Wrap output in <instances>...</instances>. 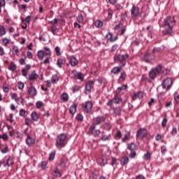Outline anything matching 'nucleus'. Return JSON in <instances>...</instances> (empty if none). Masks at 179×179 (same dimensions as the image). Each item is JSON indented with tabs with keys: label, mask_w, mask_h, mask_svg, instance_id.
Instances as JSON below:
<instances>
[{
	"label": "nucleus",
	"mask_w": 179,
	"mask_h": 179,
	"mask_svg": "<svg viewBox=\"0 0 179 179\" xmlns=\"http://www.w3.org/2000/svg\"><path fill=\"white\" fill-rule=\"evenodd\" d=\"M128 58H129V55H128V53L124 55L116 53L113 57V61L115 62H118L121 68H124V66L127 65V59H128Z\"/></svg>",
	"instance_id": "1"
},
{
	"label": "nucleus",
	"mask_w": 179,
	"mask_h": 179,
	"mask_svg": "<svg viewBox=\"0 0 179 179\" xmlns=\"http://www.w3.org/2000/svg\"><path fill=\"white\" fill-rule=\"evenodd\" d=\"M66 145V135L65 134H62L57 136L56 139V147L59 148H65Z\"/></svg>",
	"instance_id": "2"
},
{
	"label": "nucleus",
	"mask_w": 179,
	"mask_h": 179,
	"mask_svg": "<svg viewBox=\"0 0 179 179\" xmlns=\"http://www.w3.org/2000/svg\"><path fill=\"white\" fill-rule=\"evenodd\" d=\"M106 121V117L104 116H98L95 118L94 123L90 127L89 135L93 134V131L96 129V125H100L101 122H104Z\"/></svg>",
	"instance_id": "3"
},
{
	"label": "nucleus",
	"mask_w": 179,
	"mask_h": 179,
	"mask_svg": "<svg viewBox=\"0 0 179 179\" xmlns=\"http://www.w3.org/2000/svg\"><path fill=\"white\" fill-rule=\"evenodd\" d=\"M173 85H174V81L171 78H166L162 80L161 86L162 89H165L166 92H169L171 87H173Z\"/></svg>",
	"instance_id": "4"
},
{
	"label": "nucleus",
	"mask_w": 179,
	"mask_h": 179,
	"mask_svg": "<svg viewBox=\"0 0 179 179\" xmlns=\"http://www.w3.org/2000/svg\"><path fill=\"white\" fill-rule=\"evenodd\" d=\"M136 148L137 145L134 143H131L127 145L128 150L131 151V153L129 155L130 159H135V157H136Z\"/></svg>",
	"instance_id": "5"
},
{
	"label": "nucleus",
	"mask_w": 179,
	"mask_h": 179,
	"mask_svg": "<svg viewBox=\"0 0 179 179\" xmlns=\"http://www.w3.org/2000/svg\"><path fill=\"white\" fill-rule=\"evenodd\" d=\"M176 19H174V17H167L166 18H164V24L166 25V26H171V27H174V26L176 25Z\"/></svg>",
	"instance_id": "6"
},
{
	"label": "nucleus",
	"mask_w": 179,
	"mask_h": 179,
	"mask_svg": "<svg viewBox=\"0 0 179 179\" xmlns=\"http://www.w3.org/2000/svg\"><path fill=\"white\" fill-rule=\"evenodd\" d=\"M82 106L84 108V113H90L93 108V102H92V101H87Z\"/></svg>",
	"instance_id": "7"
},
{
	"label": "nucleus",
	"mask_w": 179,
	"mask_h": 179,
	"mask_svg": "<svg viewBox=\"0 0 179 179\" xmlns=\"http://www.w3.org/2000/svg\"><path fill=\"white\" fill-rule=\"evenodd\" d=\"M138 15H139V7L134 5L131 9V19H134V20H136V17H138Z\"/></svg>",
	"instance_id": "8"
},
{
	"label": "nucleus",
	"mask_w": 179,
	"mask_h": 179,
	"mask_svg": "<svg viewBox=\"0 0 179 179\" xmlns=\"http://www.w3.org/2000/svg\"><path fill=\"white\" fill-rule=\"evenodd\" d=\"M136 136L138 139H143L145 136H148V130L146 129H140L136 132Z\"/></svg>",
	"instance_id": "9"
},
{
	"label": "nucleus",
	"mask_w": 179,
	"mask_h": 179,
	"mask_svg": "<svg viewBox=\"0 0 179 179\" xmlns=\"http://www.w3.org/2000/svg\"><path fill=\"white\" fill-rule=\"evenodd\" d=\"M162 27L164 28L162 31L163 36H167V34H171L173 33V27L163 24Z\"/></svg>",
	"instance_id": "10"
},
{
	"label": "nucleus",
	"mask_w": 179,
	"mask_h": 179,
	"mask_svg": "<svg viewBox=\"0 0 179 179\" xmlns=\"http://www.w3.org/2000/svg\"><path fill=\"white\" fill-rule=\"evenodd\" d=\"M37 79H38V75L36 71H33L30 74L28 75V80L30 82H34V80H37Z\"/></svg>",
	"instance_id": "11"
},
{
	"label": "nucleus",
	"mask_w": 179,
	"mask_h": 179,
	"mask_svg": "<svg viewBox=\"0 0 179 179\" xmlns=\"http://www.w3.org/2000/svg\"><path fill=\"white\" fill-rule=\"evenodd\" d=\"M94 80H89L86 84H85V90L87 92H92V90L93 87H94Z\"/></svg>",
	"instance_id": "12"
},
{
	"label": "nucleus",
	"mask_w": 179,
	"mask_h": 179,
	"mask_svg": "<svg viewBox=\"0 0 179 179\" xmlns=\"http://www.w3.org/2000/svg\"><path fill=\"white\" fill-rule=\"evenodd\" d=\"M27 94H29V96L34 97L37 95V90H36V87H34V86H31L30 87L27 88Z\"/></svg>",
	"instance_id": "13"
},
{
	"label": "nucleus",
	"mask_w": 179,
	"mask_h": 179,
	"mask_svg": "<svg viewBox=\"0 0 179 179\" xmlns=\"http://www.w3.org/2000/svg\"><path fill=\"white\" fill-rule=\"evenodd\" d=\"M25 143L28 146H33V145L36 143V139H34L33 137L30 136L29 135H27V137L25 140Z\"/></svg>",
	"instance_id": "14"
},
{
	"label": "nucleus",
	"mask_w": 179,
	"mask_h": 179,
	"mask_svg": "<svg viewBox=\"0 0 179 179\" xmlns=\"http://www.w3.org/2000/svg\"><path fill=\"white\" fill-rule=\"evenodd\" d=\"M106 38H107L108 41H110V43H113V41H116L118 39V36H113V33L108 32L106 35Z\"/></svg>",
	"instance_id": "15"
},
{
	"label": "nucleus",
	"mask_w": 179,
	"mask_h": 179,
	"mask_svg": "<svg viewBox=\"0 0 179 179\" xmlns=\"http://www.w3.org/2000/svg\"><path fill=\"white\" fill-rule=\"evenodd\" d=\"M69 62L71 65V66H76L78 64H79V62L78 61V59L75 57V56H71L69 59Z\"/></svg>",
	"instance_id": "16"
},
{
	"label": "nucleus",
	"mask_w": 179,
	"mask_h": 179,
	"mask_svg": "<svg viewBox=\"0 0 179 179\" xmlns=\"http://www.w3.org/2000/svg\"><path fill=\"white\" fill-rule=\"evenodd\" d=\"M129 163V157L128 156L124 155L120 159L121 166H127Z\"/></svg>",
	"instance_id": "17"
},
{
	"label": "nucleus",
	"mask_w": 179,
	"mask_h": 179,
	"mask_svg": "<svg viewBox=\"0 0 179 179\" xmlns=\"http://www.w3.org/2000/svg\"><path fill=\"white\" fill-rule=\"evenodd\" d=\"M148 76H149V78H150V80H155V79H156V78H157V74L155 71V70L151 69L149 73H148Z\"/></svg>",
	"instance_id": "18"
},
{
	"label": "nucleus",
	"mask_w": 179,
	"mask_h": 179,
	"mask_svg": "<svg viewBox=\"0 0 179 179\" xmlns=\"http://www.w3.org/2000/svg\"><path fill=\"white\" fill-rule=\"evenodd\" d=\"M112 100H113L114 104H120L121 101H122V99H121V96L116 93L115 94V96Z\"/></svg>",
	"instance_id": "19"
},
{
	"label": "nucleus",
	"mask_w": 179,
	"mask_h": 179,
	"mask_svg": "<svg viewBox=\"0 0 179 179\" xmlns=\"http://www.w3.org/2000/svg\"><path fill=\"white\" fill-rule=\"evenodd\" d=\"M21 22L24 23V24H30V20H31V16L27 15L25 19L23 17H21Z\"/></svg>",
	"instance_id": "20"
},
{
	"label": "nucleus",
	"mask_w": 179,
	"mask_h": 179,
	"mask_svg": "<svg viewBox=\"0 0 179 179\" xmlns=\"http://www.w3.org/2000/svg\"><path fill=\"white\" fill-rule=\"evenodd\" d=\"M162 69H163V66L162 64H159L155 68H152V70L156 72L157 75H160V73H162Z\"/></svg>",
	"instance_id": "21"
},
{
	"label": "nucleus",
	"mask_w": 179,
	"mask_h": 179,
	"mask_svg": "<svg viewBox=\"0 0 179 179\" xmlns=\"http://www.w3.org/2000/svg\"><path fill=\"white\" fill-rule=\"evenodd\" d=\"M65 62H66L65 59L59 58L57 60L56 65L57 66H58V68H62V65L65 64Z\"/></svg>",
	"instance_id": "22"
},
{
	"label": "nucleus",
	"mask_w": 179,
	"mask_h": 179,
	"mask_svg": "<svg viewBox=\"0 0 179 179\" xmlns=\"http://www.w3.org/2000/svg\"><path fill=\"white\" fill-rule=\"evenodd\" d=\"M78 107V105L76 103H73L72 106L69 108V113L73 115L75 113H76V108Z\"/></svg>",
	"instance_id": "23"
},
{
	"label": "nucleus",
	"mask_w": 179,
	"mask_h": 179,
	"mask_svg": "<svg viewBox=\"0 0 179 179\" xmlns=\"http://www.w3.org/2000/svg\"><path fill=\"white\" fill-rule=\"evenodd\" d=\"M127 89H128V85H123L121 87H119L116 90V94H120L121 93V92H122V90H127Z\"/></svg>",
	"instance_id": "24"
},
{
	"label": "nucleus",
	"mask_w": 179,
	"mask_h": 179,
	"mask_svg": "<svg viewBox=\"0 0 179 179\" xmlns=\"http://www.w3.org/2000/svg\"><path fill=\"white\" fill-rule=\"evenodd\" d=\"M12 100H15L17 104H19V101H20V99L17 96V94L16 93H10Z\"/></svg>",
	"instance_id": "25"
},
{
	"label": "nucleus",
	"mask_w": 179,
	"mask_h": 179,
	"mask_svg": "<svg viewBox=\"0 0 179 179\" xmlns=\"http://www.w3.org/2000/svg\"><path fill=\"white\" fill-rule=\"evenodd\" d=\"M129 139H131V132L129 131L124 134V137L122 138V142L125 143V142L129 141Z\"/></svg>",
	"instance_id": "26"
},
{
	"label": "nucleus",
	"mask_w": 179,
	"mask_h": 179,
	"mask_svg": "<svg viewBox=\"0 0 179 179\" xmlns=\"http://www.w3.org/2000/svg\"><path fill=\"white\" fill-rule=\"evenodd\" d=\"M111 73H113L114 75H118L120 72H121V66H115L110 71Z\"/></svg>",
	"instance_id": "27"
},
{
	"label": "nucleus",
	"mask_w": 179,
	"mask_h": 179,
	"mask_svg": "<svg viewBox=\"0 0 179 179\" xmlns=\"http://www.w3.org/2000/svg\"><path fill=\"white\" fill-rule=\"evenodd\" d=\"M49 31H51V33H52V34H54L55 36V35H57V33H58V31H59V29L57 27L52 25L50 27Z\"/></svg>",
	"instance_id": "28"
},
{
	"label": "nucleus",
	"mask_w": 179,
	"mask_h": 179,
	"mask_svg": "<svg viewBox=\"0 0 179 179\" xmlns=\"http://www.w3.org/2000/svg\"><path fill=\"white\" fill-rule=\"evenodd\" d=\"M17 66L16 64H15V63L13 62H10V65L8 66V70L11 71L12 72H15V71H16L17 69Z\"/></svg>",
	"instance_id": "29"
},
{
	"label": "nucleus",
	"mask_w": 179,
	"mask_h": 179,
	"mask_svg": "<svg viewBox=\"0 0 179 179\" xmlns=\"http://www.w3.org/2000/svg\"><path fill=\"white\" fill-rule=\"evenodd\" d=\"M45 57H51V49L47 47L43 48Z\"/></svg>",
	"instance_id": "30"
},
{
	"label": "nucleus",
	"mask_w": 179,
	"mask_h": 179,
	"mask_svg": "<svg viewBox=\"0 0 179 179\" xmlns=\"http://www.w3.org/2000/svg\"><path fill=\"white\" fill-rule=\"evenodd\" d=\"M13 164V160L12 159V157H8L6 164L4 162V167H6L8 166V167H10Z\"/></svg>",
	"instance_id": "31"
},
{
	"label": "nucleus",
	"mask_w": 179,
	"mask_h": 179,
	"mask_svg": "<svg viewBox=\"0 0 179 179\" xmlns=\"http://www.w3.org/2000/svg\"><path fill=\"white\" fill-rule=\"evenodd\" d=\"M45 56V55L44 53V50H38V51L37 57H38V59L43 60V59L44 58Z\"/></svg>",
	"instance_id": "32"
},
{
	"label": "nucleus",
	"mask_w": 179,
	"mask_h": 179,
	"mask_svg": "<svg viewBox=\"0 0 179 179\" xmlns=\"http://www.w3.org/2000/svg\"><path fill=\"white\" fill-rule=\"evenodd\" d=\"M99 163L101 167H104L106 164H107V159L105 157H102L99 159Z\"/></svg>",
	"instance_id": "33"
},
{
	"label": "nucleus",
	"mask_w": 179,
	"mask_h": 179,
	"mask_svg": "<svg viewBox=\"0 0 179 179\" xmlns=\"http://www.w3.org/2000/svg\"><path fill=\"white\" fill-rule=\"evenodd\" d=\"M61 97V100H62L63 101H68V100H69V96H68V94L66 93H63L61 94L60 96Z\"/></svg>",
	"instance_id": "34"
},
{
	"label": "nucleus",
	"mask_w": 179,
	"mask_h": 179,
	"mask_svg": "<svg viewBox=\"0 0 179 179\" xmlns=\"http://www.w3.org/2000/svg\"><path fill=\"white\" fill-rule=\"evenodd\" d=\"M31 118L33 121H38V114L36 112H32L31 114Z\"/></svg>",
	"instance_id": "35"
},
{
	"label": "nucleus",
	"mask_w": 179,
	"mask_h": 179,
	"mask_svg": "<svg viewBox=\"0 0 179 179\" xmlns=\"http://www.w3.org/2000/svg\"><path fill=\"white\" fill-rule=\"evenodd\" d=\"M1 41L4 47H8V44L10 43V39H8V38H3Z\"/></svg>",
	"instance_id": "36"
},
{
	"label": "nucleus",
	"mask_w": 179,
	"mask_h": 179,
	"mask_svg": "<svg viewBox=\"0 0 179 179\" xmlns=\"http://www.w3.org/2000/svg\"><path fill=\"white\" fill-rule=\"evenodd\" d=\"M59 81V78L57 74H55L52 76L51 83H57V82Z\"/></svg>",
	"instance_id": "37"
},
{
	"label": "nucleus",
	"mask_w": 179,
	"mask_h": 179,
	"mask_svg": "<svg viewBox=\"0 0 179 179\" xmlns=\"http://www.w3.org/2000/svg\"><path fill=\"white\" fill-rule=\"evenodd\" d=\"M6 127L8 128L10 136H13V134H15V131H13V127L8 124L6 125Z\"/></svg>",
	"instance_id": "38"
},
{
	"label": "nucleus",
	"mask_w": 179,
	"mask_h": 179,
	"mask_svg": "<svg viewBox=\"0 0 179 179\" xmlns=\"http://www.w3.org/2000/svg\"><path fill=\"white\" fill-rule=\"evenodd\" d=\"M6 34V29H5V27L0 26V37H2V36H5Z\"/></svg>",
	"instance_id": "39"
},
{
	"label": "nucleus",
	"mask_w": 179,
	"mask_h": 179,
	"mask_svg": "<svg viewBox=\"0 0 179 179\" xmlns=\"http://www.w3.org/2000/svg\"><path fill=\"white\" fill-rule=\"evenodd\" d=\"M22 57H24V58H20L19 59L20 65H24V64H26V54H24V52L22 53Z\"/></svg>",
	"instance_id": "40"
},
{
	"label": "nucleus",
	"mask_w": 179,
	"mask_h": 179,
	"mask_svg": "<svg viewBox=\"0 0 179 179\" xmlns=\"http://www.w3.org/2000/svg\"><path fill=\"white\" fill-rule=\"evenodd\" d=\"M111 138V135H106V134H103L101 140L103 141V142H106V141H110V138Z\"/></svg>",
	"instance_id": "41"
},
{
	"label": "nucleus",
	"mask_w": 179,
	"mask_h": 179,
	"mask_svg": "<svg viewBox=\"0 0 179 179\" xmlns=\"http://www.w3.org/2000/svg\"><path fill=\"white\" fill-rule=\"evenodd\" d=\"M17 86L19 90H23V89H24V83H23L22 81H18L17 83Z\"/></svg>",
	"instance_id": "42"
},
{
	"label": "nucleus",
	"mask_w": 179,
	"mask_h": 179,
	"mask_svg": "<svg viewBox=\"0 0 179 179\" xmlns=\"http://www.w3.org/2000/svg\"><path fill=\"white\" fill-rule=\"evenodd\" d=\"M94 26L98 29L103 27V22H101V20H96L94 22Z\"/></svg>",
	"instance_id": "43"
},
{
	"label": "nucleus",
	"mask_w": 179,
	"mask_h": 179,
	"mask_svg": "<svg viewBox=\"0 0 179 179\" xmlns=\"http://www.w3.org/2000/svg\"><path fill=\"white\" fill-rule=\"evenodd\" d=\"M53 176L56 178H58V177H61L62 175L61 174V172H59V170L56 169L52 173Z\"/></svg>",
	"instance_id": "44"
},
{
	"label": "nucleus",
	"mask_w": 179,
	"mask_h": 179,
	"mask_svg": "<svg viewBox=\"0 0 179 179\" xmlns=\"http://www.w3.org/2000/svg\"><path fill=\"white\" fill-rule=\"evenodd\" d=\"M126 78H127V73H122L118 80H119V82L122 83V82H124V80H125Z\"/></svg>",
	"instance_id": "45"
},
{
	"label": "nucleus",
	"mask_w": 179,
	"mask_h": 179,
	"mask_svg": "<svg viewBox=\"0 0 179 179\" xmlns=\"http://www.w3.org/2000/svg\"><path fill=\"white\" fill-rule=\"evenodd\" d=\"M163 51L162 48H154L152 50V54H159Z\"/></svg>",
	"instance_id": "46"
},
{
	"label": "nucleus",
	"mask_w": 179,
	"mask_h": 179,
	"mask_svg": "<svg viewBox=\"0 0 179 179\" xmlns=\"http://www.w3.org/2000/svg\"><path fill=\"white\" fill-rule=\"evenodd\" d=\"M100 134H101L100 130H95L94 131H92V134L90 135H93L94 138H99V136H100Z\"/></svg>",
	"instance_id": "47"
},
{
	"label": "nucleus",
	"mask_w": 179,
	"mask_h": 179,
	"mask_svg": "<svg viewBox=\"0 0 179 179\" xmlns=\"http://www.w3.org/2000/svg\"><path fill=\"white\" fill-rule=\"evenodd\" d=\"M169 73H170V71H169V69H164L161 73V78H163V76H167Z\"/></svg>",
	"instance_id": "48"
},
{
	"label": "nucleus",
	"mask_w": 179,
	"mask_h": 179,
	"mask_svg": "<svg viewBox=\"0 0 179 179\" xmlns=\"http://www.w3.org/2000/svg\"><path fill=\"white\" fill-rule=\"evenodd\" d=\"M144 60L145 61V62H148V63L152 61V58H150V55L149 53L145 54L144 57Z\"/></svg>",
	"instance_id": "49"
},
{
	"label": "nucleus",
	"mask_w": 179,
	"mask_h": 179,
	"mask_svg": "<svg viewBox=\"0 0 179 179\" xmlns=\"http://www.w3.org/2000/svg\"><path fill=\"white\" fill-rule=\"evenodd\" d=\"M9 85L8 84L3 85V91L4 93H9Z\"/></svg>",
	"instance_id": "50"
},
{
	"label": "nucleus",
	"mask_w": 179,
	"mask_h": 179,
	"mask_svg": "<svg viewBox=\"0 0 179 179\" xmlns=\"http://www.w3.org/2000/svg\"><path fill=\"white\" fill-rule=\"evenodd\" d=\"M122 109L121 108H116L114 109V113L115 115H121Z\"/></svg>",
	"instance_id": "51"
},
{
	"label": "nucleus",
	"mask_w": 179,
	"mask_h": 179,
	"mask_svg": "<svg viewBox=\"0 0 179 179\" xmlns=\"http://www.w3.org/2000/svg\"><path fill=\"white\" fill-rule=\"evenodd\" d=\"M150 157H152V155H150V152H148L144 155V160H150Z\"/></svg>",
	"instance_id": "52"
},
{
	"label": "nucleus",
	"mask_w": 179,
	"mask_h": 179,
	"mask_svg": "<svg viewBox=\"0 0 179 179\" xmlns=\"http://www.w3.org/2000/svg\"><path fill=\"white\" fill-rule=\"evenodd\" d=\"M103 129L106 131H110L111 129V125L110 124V123H105L103 124Z\"/></svg>",
	"instance_id": "53"
},
{
	"label": "nucleus",
	"mask_w": 179,
	"mask_h": 179,
	"mask_svg": "<svg viewBox=\"0 0 179 179\" xmlns=\"http://www.w3.org/2000/svg\"><path fill=\"white\" fill-rule=\"evenodd\" d=\"M36 108H41V107L44 106V103H43V101H38L36 103Z\"/></svg>",
	"instance_id": "54"
},
{
	"label": "nucleus",
	"mask_w": 179,
	"mask_h": 179,
	"mask_svg": "<svg viewBox=\"0 0 179 179\" xmlns=\"http://www.w3.org/2000/svg\"><path fill=\"white\" fill-rule=\"evenodd\" d=\"M78 76V71H76V70H73L71 73L70 74L71 78H72L73 79H75Z\"/></svg>",
	"instance_id": "55"
},
{
	"label": "nucleus",
	"mask_w": 179,
	"mask_h": 179,
	"mask_svg": "<svg viewBox=\"0 0 179 179\" xmlns=\"http://www.w3.org/2000/svg\"><path fill=\"white\" fill-rule=\"evenodd\" d=\"M50 59H51V56H47V57L44 59L43 64L44 65H47V64H50Z\"/></svg>",
	"instance_id": "56"
},
{
	"label": "nucleus",
	"mask_w": 179,
	"mask_h": 179,
	"mask_svg": "<svg viewBox=\"0 0 179 179\" xmlns=\"http://www.w3.org/2000/svg\"><path fill=\"white\" fill-rule=\"evenodd\" d=\"M13 54L14 55H17V54H19V48L17 46H14L13 48Z\"/></svg>",
	"instance_id": "57"
},
{
	"label": "nucleus",
	"mask_w": 179,
	"mask_h": 179,
	"mask_svg": "<svg viewBox=\"0 0 179 179\" xmlns=\"http://www.w3.org/2000/svg\"><path fill=\"white\" fill-rule=\"evenodd\" d=\"M77 22H78V23H82V22H83V15L82 14L78 15Z\"/></svg>",
	"instance_id": "58"
},
{
	"label": "nucleus",
	"mask_w": 179,
	"mask_h": 179,
	"mask_svg": "<svg viewBox=\"0 0 179 179\" xmlns=\"http://www.w3.org/2000/svg\"><path fill=\"white\" fill-rule=\"evenodd\" d=\"M55 51L56 52V55H57V57H59V55H61V48H59V47L57 46L55 48Z\"/></svg>",
	"instance_id": "59"
},
{
	"label": "nucleus",
	"mask_w": 179,
	"mask_h": 179,
	"mask_svg": "<svg viewBox=\"0 0 179 179\" xmlns=\"http://www.w3.org/2000/svg\"><path fill=\"white\" fill-rule=\"evenodd\" d=\"M139 16L141 19H146V13H145L144 11H141L140 13H139Z\"/></svg>",
	"instance_id": "60"
},
{
	"label": "nucleus",
	"mask_w": 179,
	"mask_h": 179,
	"mask_svg": "<svg viewBox=\"0 0 179 179\" xmlns=\"http://www.w3.org/2000/svg\"><path fill=\"white\" fill-rule=\"evenodd\" d=\"M76 120L77 121H80V122H82V121H83V115L78 114L76 116Z\"/></svg>",
	"instance_id": "61"
},
{
	"label": "nucleus",
	"mask_w": 179,
	"mask_h": 179,
	"mask_svg": "<svg viewBox=\"0 0 179 179\" xmlns=\"http://www.w3.org/2000/svg\"><path fill=\"white\" fill-rule=\"evenodd\" d=\"M77 79H78L79 80H83V74L82 73H77Z\"/></svg>",
	"instance_id": "62"
},
{
	"label": "nucleus",
	"mask_w": 179,
	"mask_h": 179,
	"mask_svg": "<svg viewBox=\"0 0 179 179\" xmlns=\"http://www.w3.org/2000/svg\"><path fill=\"white\" fill-rule=\"evenodd\" d=\"M148 75L146 74H143L142 77H141V82H146V80H148Z\"/></svg>",
	"instance_id": "63"
},
{
	"label": "nucleus",
	"mask_w": 179,
	"mask_h": 179,
	"mask_svg": "<svg viewBox=\"0 0 179 179\" xmlns=\"http://www.w3.org/2000/svg\"><path fill=\"white\" fill-rule=\"evenodd\" d=\"M174 99L176 103H179V94L177 92L174 94Z\"/></svg>",
	"instance_id": "64"
}]
</instances>
